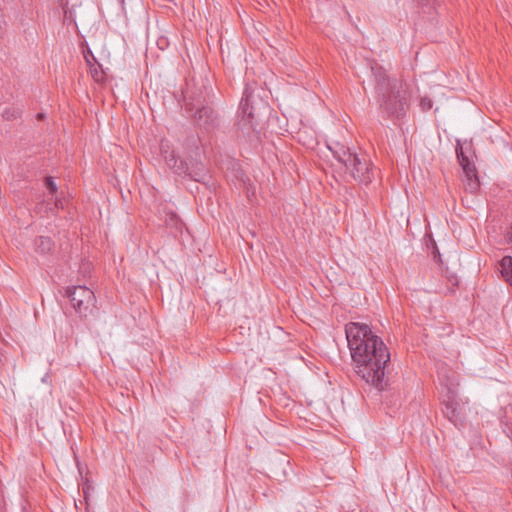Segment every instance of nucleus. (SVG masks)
Instances as JSON below:
<instances>
[{
  "label": "nucleus",
  "mask_w": 512,
  "mask_h": 512,
  "mask_svg": "<svg viewBox=\"0 0 512 512\" xmlns=\"http://www.w3.org/2000/svg\"><path fill=\"white\" fill-rule=\"evenodd\" d=\"M510 430H511V435L510 434H507V435L512 440V428H510Z\"/></svg>",
  "instance_id": "a878e982"
},
{
  "label": "nucleus",
  "mask_w": 512,
  "mask_h": 512,
  "mask_svg": "<svg viewBox=\"0 0 512 512\" xmlns=\"http://www.w3.org/2000/svg\"><path fill=\"white\" fill-rule=\"evenodd\" d=\"M471 152V147H463L460 143L456 146V156L460 167L462 168L466 177V190L474 193L479 189L480 182L477 175V170L474 162L470 159L468 153Z\"/></svg>",
  "instance_id": "6e6552de"
},
{
  "label": "nucleus",
  "mask_w": 512,
  "mask_h": 512,
  "mask_svg": "<svg viewBox=\"0 0 512 512\" xmlns=\"http://www.w3.org/2000/svg\"><path fill=\"white\" fill-rule=\"evenodd\" d=\"M437 255H438V256H440V253H439L438 249H437V248H435V252H433V258H434V260H436V259H437Z\"/></svg>",
  "instance_id": "5701e85b"
},
{
  "label": "nucleus",
  "mask_w": 512,
  "mask_h": 512,
  "mask_svg": "<svg viewBox=\"0 0 512 512\" xmlns=\"http://www.w3.org/2000/svg\"><path fill=\"white\" fill-rule=\"evenodd\" d=\"M36 118H37L38 121H41V120H43L45 118V114L44 113H38L36 115Z\"/></svg>",
  "instance_id": "4be33fe9"
},
{
  "label": "nucleus",
  "mask_w": 512,
  "mask_h": 512,
  "mask_svg": "<svg viewBox=\"0 0 512 512\" xmlns=\"http://www.w3.org/2000/svg\"><path fill=\"white\" fill-rule=\"evenodd\" d=\"M165 223L168 227L174 229L176 232H181L184 227L183 221L176 213L173 212L166 214Z\"/></svg>",
  "instance_id": "f8f14e48"
},
{
  "label": "nucleus",
  "mask_w": 512,
  "mask_h": 512,
  "mask_svg": "<svg viewBox=\"0 0 512 512\" xmlns=\"http://www.w3.org/2000/svg\"><path fill=\"white\" fill-rule=\"evenodd\" d=\"M505 238L507 239V241L509 243H512V223L510 224V226L505 234Z\"/></svg>",
  "instance_id": "aec40b11"
},
{
  "label": "nucleus",
  "mask_w": 512,
  "mask_h": 512,
  "mask_svg": "<svg viewBox=\"0 0 512 512\" xmlns=\"http://www.w3.org/2000/svg\"><path fill=\"white\" fill-rule=\"evenodd\" d=\"M97 67H98V69H100V70H101V72H102L104 75H106V72H105V70L102 68V65L100 64V62H99V61H98Z\"/></svg>",
  "instance_id": "b1692460"
},
{
  "label": "nucleus",
  "mask_w": 512,
  "mask_h": 512,
  "mask_svg": "<svg viewBox=\"0 0 512 512\" xmlns=\"http://www.w3.org/2000/svg\"><path fill=\"white\" fill-rule=\"evenodd\" d=\"M371 71L375 81L376 99L383 117L391 119L395 124L403 119L409 108V94L404 84L387 75L385 69L374 64Z\"/></svg>",
  "instance_id": "f03ea898"
},
{
  "label": "nucleus",
  "mask_w": 512,
  "mask_h": 512,
  "mask_svg": "<svg viewBox=\"0 0 512 512\" xmlns=\"http://www.w3.org/2000/svg\"><path fill=\"white\" fill-rule=\"evenodd\" d=\"M442 412L444 416L455 426H458V424L461 422L460 406L455 400L452 391H448L447 393V400L443 402Z\"/></svg>",
  "instance_id": "1a4fd4ad"
},
{
  "label": "nucleus",
  "mask_w": 512,
  "mask_h": 512,
  "mask_svg": "<svg viewBox=\"0 0 512 512\" xmlns=\"http://www.w3.org/2000/svg\"><path fill=\"white\" fill-rule=\"evenodd\" d=\"M36 250L41 253H48L51 251L53 242L49 237L40 236L35 240Z\"/></svg>",
  "instance_id": "4468645a"
},
{
  "label": "nucleus",
  "mask_w": 512,
  "mask_h": 512,
  "mask_svg": "<svg viewBox=\"0 0 512 512\" xmlns=\"http://www.w3.org/2000/svg\"><path fill=\"white\" fill-rule=\"evenodd\" d=\"M498 265L501 276L512 288V257L509 255L504 256L498 262Z\"/></svg>",
  "instance_id": "9d476101"
},
{
  "label": "nucleus",
  "mask_w": 512,
  "mask_h": 512,
  "mask_svg": "<svg viewBox=\"0 0 512 512\" xmlns=\"http://www.w3.org/2000/svg\"><path fill=\"white\" fill-rule=\"evenodd\" d=\"M420 106L423 111H429L433 107V101L429 97H422L420 100Z\"/></svg>",
  "instance_id": "f3484780"
},
{
  "label": "nucleus",
  "mask_w": 512,
  "mask_h": 512,
  "mask_svg": "<svg viewBox=\"0 0 512 512\" xmlns=\"http://www.w3.org/2000/svg\"><path fill=\"white\" fill-rule=\"evenodd\" d=\"M334 153V157L341 163L345 166V160H344V157H343V154L347 155L348 154H354L353 152H351V150L349 148H340L339 151H333Z\"/></svg>",
  "instance_id": "dca6fc26"
},
{
  "label": "nucleus",
  "mask_w": 512,
  "mask_h": 512,
  "mask_svg": "<svg viewBox=\"0 0 512 512\" xmlns=\"http://www.w3.org/2000/svg\"><path fill=\"white\" fill-rule=\"evenodd\" d=\"M55 206H56V208H61V209H63V208H64V202H63V200H62V199H58V198L56 197V199H55Z\"/></svg>",
  "instance_id": "412c9836"
},
{
  "label": "nucleus",
  "mask_w": 512,
  "mask_h": 512,
  "mask_svg": "<svg viewBox=\"0 0 512 512\" xmlns=\"http://www.w3.org/2000/svg\"><path fill=\"white\" fill-rule=\"evenodd\" d=\"M240 118L236 122V130L249 141H258L261 134L260 113L254 105V96L246 88L240 102Z\"/></svg>",
  "instance_id": "20e7f679"
},
{
  "label": "nucleus",
  "mask_w": 512,
  "mask_h": 512,
  "mask_svg": "<svg viewBox=\"0 0 512 512\" xmlns=\"http://www.w3.org/2000/svg\"><path fill=\"white\" fill-rule=\"evenodd\" d=\"M82 53L83 57L87 63V66L89 67V73L93 80H96V67L94 63L96 62V57L94 56L93 51L89 48V46L82 43Z\"/></svg>",
  "instance_id": "9b49d317"
},
{
  "label": "nucleus",
  "mask_w": 512,
  "mask_h": 512,
  "mask_svg": "<svg viewBox=\"0 0 512 512\" xmlns=\"http://www.w3.org/2000/svg\"><path fill=\"white\" fill-rule=\"evenodd\" d=\"M45 186H46L47 190L49 191V193L51 194V196L56 195L57 185H56L53 177L48 176L45 178Z\"/></svg>",
  "instance_id": "2eb2a0df"
},
{
  "label": "nucleus",
  "mask_w": 512,
  "mask_h": 512,
  "mask_svg": "<svg viewBox=\"0 0 512 512\" xmlns=\"http://www.w3.org/2000/svg\"><path fill=\"white\" fill-rule=\"evenodd\" d=\"M201 92L187 93L185 96L184 109L186 113L192 114L194 125L202 131L210 133L220 127V116L216 110L204 105L205 99L201 98Z\"/></svg>",
  "instance_id": "7ed1b4c3"
},
{
  "label": "nucleus",
  "mask_w": 512,
  "mask_h": 512,
  "mask_svg": "<svg viewBox=\"0 0 512 512\" xmlns=\"http://www.w3.org/2000/svg\"><path fill=\"white\" fill-rule=\"evenodd\" d=\"M2 117L7 121H13L21 117L22 109L19 106H7L1 113Z\"/></svg>",
  "instance_id": "ddd939ff"
},
{
  "label": "nucleus",
  "mask_w": 512,
  "mask_h": 512,
  "mask_svg": "<svg viewBox=\"0 0 512 512\" xmlns=\"http://www.w3.org/2000/svg\"><path fill=\"white\" fill-rule=\"evenodd\" d=\"M90 486L87 485V486H84L83 487V495H84V500H85V504H86V512H89V507H90V504H89V496H90Z\"/></svg>",
  "instance_id": "a211bd4d"
},
{
  "label": "nucleus",
  "mask_w": 512,
  "mask_h": 512,
  "mask_svg": "<svg viewBox=\"0 0 512 512\" xmlns=\"http://www.w3.org/2000/svg\"><path fill=\"white\" fill-rule=\"evenodd\" d=\"M345 334L357 376L379 392L386 390L391 355L382 338L369 325L359 322L347 323Z\"/></svg>",
  "instance_id": "f257e3e1"
},
{
  "label": "nucleus",
  "mask_w": 512,
  "mask_h": 512,
  "mask_svg": "<svg viewBox=\"0 0 512 512\" xmlns=\"http://www.w3.org/2000/svg\"><path fill=\"white\" fill-rule=\"evenodd\" d=\"M421 6H434L438 0H416Z\"/></svg>",
  "instance_id": "6ab92c4d"
},
{
  "label": "nucleus",
  "mask_w": 512,
  "mask_h": 512,
  "mask_svg": "<svg viewBox=\"0 0 512 512\" xmlns=\"http://www.w3.org/2000/svg\"><path fill=\"white\" fill-rule=\"evenodd\" d=\"M261 104H262L264 110H268V106L266 103L261 102Z\"/></svg>",
  "instance_id": "393cba45"
},
{
  "label": "nucleus",
  "mask_w": 512,
  "mask_h": 512,
  "mask_svg": "<svg viewBox=\"0 0 512 512\" xmlns=\"http://www.w3.org/2000/svg\"><path fill=\"white\" fill-rule=\"evenodd\" d=\"M66 296L81 316L87 317L88 312L92 313L91 307L95 306V294L91 289L86 286L68 287Z\"/></svg>",
  "instance_id": "0eeeda50"
},
{
  "label": "nucleus",
  "mask_w": 512,
  "mask_h": 512,
  "mask_svg": "<svg viewBox=\"0 0 512 512\" xmlns=\"http://www.w3.org/2000/svg\"><path fill=\"white\" fill-rule=\"evenodd\" d=\"M345 160V168L355 181L360 184L368 185L375 177V169L372 163L364 156L358 154H343Z\"/></svg>",
  "instance_id": "423d86ee"
},
{
  "label": "nucleus",
  "mask_w": 512,
  "mask_h": 512,
  "mask_svg": "<svg viewBox=\"0 0 512 512\" xmlns=\"http://www.w3.org/2000/svg\"><path fill=\"white\" fill-rule=\"evenodd\" d=\"M160 152L168 168L176 175L187 176L197 182H205L208 178L207 171L202 163H188L186 160L179 158L168 145L162 144Z\"/></svg>",
  "instance_id": "39448f33"
}]
</instances>
